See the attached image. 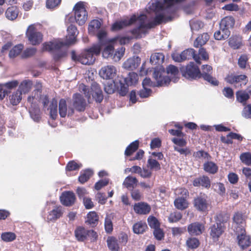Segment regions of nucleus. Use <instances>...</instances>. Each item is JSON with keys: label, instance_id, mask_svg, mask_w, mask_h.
<instances>
[{"label": "nucleus", "instance_id": "f257e3e1", "mask_svg": "<svg viewBox=\"0 0 251 251\" xmlns=\"http://www.w3.org/2000/svg\"><path fill=\"white\" fill-rule=\"evenodd\" d=\"M101 48L99 44L93 45L88 49L82 50L79 54H76L75 51L71 52L73 60L78 62L82 64L91 65L94 64L96 58L95 56L100 54Z\"/></svg>", "mask_w": 251, "mask_h": 251}, {"label": "nucleus", "instance_id": "f03ea898", "mask_svg": "<svg viewBox=\"0 0 251 251\" xmlns=\"http://www.w3.org/2000/svg\"><path fill=\"white\" fill-rule=\"evenodd\" d=\"M142 16V20H139L140 24L138 27H135L129 31V32L132 35L133 37L136 39H140L143 35H145L148 33V29L154 27L156 25L162 24L163 17L161 15H155L153 20L147 24H145L144 21L147 18L146 15H141Z\"/></svg>", "mask_w": 251, "mask_h": 251}, {"label": "nucleus", "instance_id": "7ed1b4c3", "mask_svg": "<svg viewBox=\"0 0 251 251\" xmlns=\"http://www.w3.org/2000/svg\"><path fill=\"white\" fill-rule=\"evenodd\" d=\"M79 91L83 93L89 103L95 101L98 103H100L103 99V95L100 85L96 82L91 84L90 87L81 84L79 86Z\"/></svg>", "mask_w": 251, "mask_h": 251}, {"label": "nucleus", "instance_id": "20e7f679", "mask_svg": "<svg viewBox=\"0 0 251 251\" xmlns=\"http://www.w3.org/2000/svg\"><path fill=\"white\" fill-rule=\"evenodd\" d=\"M162 66L158 69L155 68L153 77L155 79L157 84L153 82L150 78L146 77L142 82V86L144 88H149V87H154L155 86H162L169 84L171 80V78L167 76L162 75V72H164V68Z\"/></svg>", "mask_w": 251, "mask_h": 251}, {"label": "nucleus", "instance_id": "39448f33", "mask_svg": "<svg viewBox=\"0 0 251 251\" xmlns=\"http://www.w3.org/2000/svg\"><path fill=\"white\" fill-rule=\"evenodd\" d=\"M165 7L163 13H156V15H161L163 17L162 23H167L172 21L176 16L177 8L174 5L176 3V0H164Z\"/></svg>", "mask_w": 251, "mask_h": 251}, {"label": "nucleus", "instance_id": "423d86ee", "mask_svg": "<svg viewBox=\"0 0 251 251\" xmlns=\"http://www.w3.org/2000/svg\"><path fill=\"white\" fill-rule=\"evenodd\" d=\"M25 36L29 43L33 46L39 45L43 38V35L37 29L35 24L28 26L25 32Z\"/></svg>", "mask_w": 251, "mask_h": 251}, {"label": "nucleus", "instance_id": "0eeeda50", "mask_svg": "<svg viewBox=\"0 0 251 251\" xmlns=\"http://www.w3.org/2000/svg\"><path fill=\"white\" fill-rule=\"evenodd\" d=\"M180 71L182 76L188 79L194 80L201 78V71L194 62H190L185 67L181 68Z\"/></svg>", "mask_w": 251, "mask_h": 251}, {"label": "nucleus", "instance_id": "6e6552de", "mask_svg": "<svg viewBox=\"0 0 251 251\" xmlns=\"http://www.w3.org/2000/svg\"><path fill=\"white\" fill-rule=\"evenodd\" d=\"M75 236L79 242H84L89 238L91 241L96 240L98 235L96 232L92 229H86L82 226L76 227L75 230Z\"/></svg>", "mask_w": 251, "mask_h": 251}, {"label": "nucleus", "instance_id": "1a4fd4ad", "mask_svg": "<svg viewBox=\"0 0 251 251\" xmlns=\"http://www.w3.org/2000/svg\"><path fill=\"white\" fill-rule=\"evenodd\" d=\"M225 81L235 87L245 85L248 82V76L245 75H237L234 72L229 73L225 78Z\"/></svg>", "mask_w": 251, "mask_h": 251}, {"label": "nucleus", "instance_id": "9d476101", "mask_svg": "<svg viewBox=\"0 0 251 251\" xmlns=\"http://www.w3.org/2000/svg\"><path fill=\"white\" fill-rule=\"evenodd\" d=\"M76 23L79 25H83L87 20V12L82 2L76 3L73 9Z\"/></svg>", "mask_w": 251, "mask_h": 251}, {"label": "nucleus", "instance_id": "9b49d317", "mask_svg": "<svg viewBox=\"0 0 251 251\" xmlns=\"http://www.w3.org/2000/svg\"><path fill=\"white\" fill-rule=\"evenodd\" d=\"M142 16L136 17L135 15L131 16L129 20H123L115 22L111 26V30L118 31L125 27L132 25L137 20H141Z\"/></svg>", "mask_w": 251, "mask_h": 251}, {"label": "nucleus", "instance_id": "f8f14e48", "mask_svg": "<svg viewBox=\"0 0 251 251\" xmlns=\"http://www.w3.org/2000/svg\"><path fill=\"white\" fill-rule=\"evenodd\" d=\"M235 232L237 235L238 244L242 249H245L251 245V239L246 234L245 228H240Z\"/></svg>", "mask_w": 251, "mask_h": 251}, {"label": "nucleus", "instance_id": "ddd939ff", "mask_svg": "<svg viewBox=\"0 0 251 251\" xmlns=\"http://www.w3.org/2000/svg\"><path fill=\"white\" fill-rule=\"evenodd\" d=\"M194 206L199 211L206 212L207 211L208 203L207 196L205 194L201 193L194 199Z\"/></svg>", "mask_w": 251, "mask_h": 251}, {"label": "nucleus", "instance_id": "4468645a", "mask_svg": "<svg viewBox=\"0 0 251 251\" xmlns=\"http://www.w3.org/2000/svg\"><path fill=\"white\" fill-rule=\"evenodd\" d=\"M73 105L78 112H83L86 109L87 102L83 96L79 93H75L73 95Z\"/></svg>", "mask_w": 251, "mask_h": 251}, {"label": "nucleus", "instance_id": "2eb2a0df", "mask_svg": "<svg viewBox=\"0 0 251 251\" xmlns=\"http://www.w3.org/2000/svg\"><path fill=\"white\" fill-rule=\"evenodd\" d=\"M212 70V68L211 66L208 65H203L202 67V72L201 73V78L202 77L204 80L213 86H217L219 82L215 77H213L210 75Z\"/></svg>", "mask_w": 251, "mask_h": 251}, {"label": "nucleus", "instance_id": "dca6fc26", "mask_svg": "<svg viewBox=\"0 0 251 251\" xmlns=\"http://www.w3.org/2000/svg\"><path fill=\"white\" fill-rule=\"evenodd\" d=\"M99 74L104 79H113L116 75L117 69L113 65H107L101 68Z\"/></svg>", "mask_w": 251, "mask_h": 251}, {"label": "nucleus", "instance_id": "f3484780", "mask_svg": "<svg viewBox=\"0 0 251 251\" xmlns=\"http://www.w3.org/2000/svg\"><path fill=\"white\" fill-rule=\"evenodd\" d=\"M60 199L63 205L66 206H70L75 203L76 198L73 192L65 191L62 193Z\"/></svg>", "mask_w": 251, "mask_h": 251}, {"label": "nucleus", "instance_id": "a211bd4d", "mask_svg": "<svg viewBox=\"0 0 251 251\" xmlns=\"http://www.w3.org/2000/svg\"><path fill=\"white\" fill-rule=\"evenodd\" d=\"M225 226L218 224H214L210 228V235L214 242L218 241L225 231Z\"/></svg>", "mask_w": 251, "mask_h": 251}, {"label": "nucleus", "instance_id": "6ab92c4d", "mask_svg": "<svg viewBox=\"0 0 251 251\" xmlns=\"http://www.w3.org/2000/svg\"><path fill=\"white\" fill-rule=\"evenodd\" d=\"M68 34L66 36L65 44L70 46L75 43L76 38L78 33L76 27L71 25L67 28Z\"/></svg>", "mask_w": 251, "mask_h": 251}, {"label": "nucleus", "instance_id": "aec40b11", "mask_svg": "<svg viewBox=\"0 0 251 251\" xmlns=\"http://www.w3.org/2000/svg\"><path fill=\"white\" fill-rule=\"evenodd\" d=\"M228 46L233 50H238L244 46L243 37L240 35H232L228 40Z\"/></svg>", "mask_w": 251, "mask_h": 251}, {"label": "nucleus", "instance_id": "412c9836", "mask_svg": "<svg viewBox=\"0 0 251 251\" xmlns=\"http://www.w3.org/2000/svg\"><path fill=\"white\" fill-rule=\"evenodd\" d=\"M134 212L140 215H146L151 210V206L147 202H140L136 203L133 206Z\"/></svg>", "mask_w": 251, "mask_h": 251}, {"label": "nucleus", "instance_id": "4be33fe9", "mask_svg": "<svg viewBox=\"0 0 251 251\" xmlns=\"http://www.w3.org/2000/svg\"><path fill=\"white\" fill-rule=\"evenodd\" d=\"M193 185L195 187H202L208 189L211 186V181L208 176H202L195 178L193 181Z\"/></svg>", "mask_w": 251, "mask_h": 251}, {"label": "nucleus", "instance_id": "5701e85b", "mask_svg": "<svg viewBox=\"0 0 251 251\" xmlns=\"http://www.w3.org/2000/svg\"><path fill=\"white\" fill-rule=\"evenodd\" d=\"M141 63V58L138 56H133L127 59L123 64V67L128 70L136 69Z\"/></svg>", "mask_w": 251, "mask_h": 251}, {"label": "nucleus", "instance_id": "b1692460", "mask_svg": "<svg viewBox=\"0 0 251 251\" xmlns=\"http://www.w3.org/2000/svg\"><path fill=\"white\" fill-rule=\"evenodd\" d=\"M204 229V225L199 222L191 223L188 226V231L192 235H200Z\"/></svg>", "mask_w": 251, "mask_h": 251}, {"label": "nucleus", "instance_id": "393cba45", "mask_svg": "<svg viewBox=\"0 0 251 251\" xmlns=\"http://www.w3.org/2000/svg\"><path fill=\"white\" fill-rule=\"evenodd\" d=\"M181 55L184 61L187 59H194L198 64L201 63L200 57L193 49H188L184 50L181 52Z\"/></svg>", "mask_w": 251, "mask_h": 251}, {"label": "nucleus", "instance_id": "a878e982", "mask_svg": "<svg viewBox=\"0 0 251 251\" xmlns=\"http://www.w3.org/2000/svg\"><path fill=\"white\" fill-rule=\"evenodd\" d=\"M63 214L62 207L60 205L56 206L50 211L47 216V220L48 222L55 221L61 217Z\"/></svg>", "mask_w": 251, "mask_h": 251}, {"label": "nucleus", "instance_id": "bb28decb", "mask_svg": "<svg viewBox=\"0 0 251 251\" xmlns=\"http://www.w3.org/2000/svg\"><path fill=\"white\" fill-rule=\"evenodd\" d=\"M233 220L236 224L234 228V232H236V230L239 231L238 229L245 228L246 222L242 214L239 212L236 213L233 216Z\"/></svg>", "mask_w": 251, "mask_h": 251}, {"label": "nucleus", "instance_id": "cd10ccee", "mask_svg": "<svg viewBox=\"0 0 251 251\" xmlns=\"http://www.w3.org/2000/svg\"><path fill=\"white\" fill-rule=\"evenodd\" d=\"M99 219V215L95 211H90L87 214V219L85 221V223L92 227H95L98 224Z\"/></svg>", "mask_w": 251, "mask_h": 251}, {"label": "nucleus", "instance_id": "c85d7f7f", "mask_svg": "<svg viewBox=\"0 0 251 251\" xmlns=\"http://www.w3.org/2000/svg\"><path fill=\"white\" fill-rule=\"evenodd\" d=\"M165 56L163 53L155 52L150 57V62L152 65H160L164 61Z\"/></svg>", "mask_w": 251, "mask_h": 251}, {"label": "nucleus", "instance_id": "c756f323", "mask_svg": "<svg viewBox=\"0 0 251 251\" xmlns=\"http://www.w3.org/2000/svg\"><path fill=\"white\" fill-rule=\"evenodd\" d=\"M235 24V20L232 16H226L224 18L221 22L220 26L223 29L229 30L233 27Z\"/></svg>", "mask_w": 251, "mask_h": 251}, {"label": "nucleus", "instance_id": "7c9ffc66", "mask_svg": "<svg viewBox=\"0 0 251 251\" xmlns=\"http://www.w3.org/2000/svg\"><path fill=\"white\" fill-rule=\"evenodd\" d=\"M19 13V8L16 6H12L6 9L5 14L8 19L14 20L17 18Z\"/></svg>", "mask_w": 251, "mask_h": 251}, {"label": "nucleus", "instance_id": "2f4dec72", "mask_svg": "<svg viewBox=\"0 0 251 251\" xmlns=\"http://www.w3.org/2000/svg\"><path fill=\"white\" fill-rule=\"evenodd\" d=\"M107 245L111 251H119L120 246L118 239L114 236H109L107 239Z\"/></svg>", "mask_w": 251, "mask_h": 251}, {"label": "nucleus", "instance_id": "473e14b6", "mask_svg": "<svg viewBox=\"0 0 251 251\" xmlns=\"http://www.w3.org/2000/svg\"><path fill=\"white\" fill-rule=\"evenodd\" d=\"M209 39V36L207 33L201 34L196 39L194 43L195 48H199L205 45Z\"/></svg>", "mask_w": 251, "mask_h": 251}, {"label": "nucleus", "instance_id": "72a5a7b5", "mask_svg": "<svg viewBox=\"0 0 251 251\" xmlns=\"http://www.w3.org/2000/svg\"><path fill=\"white\" fill-rule=\"evenodd\" d=\"M166 72L168 75H170L173 81L175 82L177 80L179 71L177 67L170 65L166 68Z\"/></svg>", "mask_w": 251, "mask_h": 251}, {"label": "nucleus", "instance_id": "f704fd0d", "mask_svg": "<svg viewBox=\"0 0 251 251\" xmlns=\"http://www.w3.org/2000/svg\"><path fill=\"white\" fill-rule=\"evenodd\" d=\"M32 85V81L29 79L24 80L20 83L18 90L22 93L27 94L31 90Z\"/></svg>", "mask_w": 251, "mask_h": 251}, {"label": "nucleus", "instance_id": "c9c22d12", "mask_svg": "<svg viewBox=\"0 0 251 251\" xmlns=\"http://www.w3.org/2000/svg\"><path fill=\"white\" fill-rule=\"evenodd\" d=\"M49 109L50 118L55 120L57 117V100L55 98L51 99Z\"/></svg>", "mask_w": 251, "mask_h": 251}, {"label": "nucleus", "instance_id": "e433bc0d", "mask_svg": "<svg viewBox=\"0 0 251 251\" xmlns=\"http://www.w3.org/2000/svg\"><path fill=\"white\" fill-rule=\"evenodd\" d=\"M22 99V95L19 90H17L9 96V101L13 105H18Z\"/></svg>", "mask_w": 251, "mask_h": 251}, {"label": "nucleus", "instance_id": "4c0bfd02", "mask_svg": "<svg viewBox=\"0 0 251 251\" xmlns=\"http://www.w3.org/2000/svg\"><path fill=\"white\" fill-rule=\"evenodd\" d=\"M139 142L135 140L131 143L126 149L125 155L126 156H130L135 152L138 149Z\"/></svg>", "mask_w": 251, "mask_h": 251}, {"label": "nucleus", "instance_id": "58836bf2", "mask_svg": "<svg viewBox=\"0 0 251 251\" xmlns=\"http://www.w3.org/2000/svg\"><path fill=\"white\" fill-rule=\"evenodd\" d=\"M203 169L206 172L213 175L218 172V167L212 161H207L203 164Z\"/></svg>", "mask_w": 251, "mask_h": 251}, {"label": "nucleus", "instance_id": "ea45409f", "mask_svg": "<svg viewBox=\"0 0 251 251\" xmlns=\"http://www.w3.org/2000/svg\"><path fill=\"white\" fill-rule=\"evenodd\" d=\"M101 23L98 20H93L89 23L88 32L89 34L94 35L100 29Z\"/></svg>", "mask_w": 251, "mask_h": 251}, {"label": "nucleus", "instance_id": "a19ab883", "mask_svg": "<svg viewBox=\"0 0 251 251\" xmlns=\"http://www.w3.org/2000/svg\"><path fill=\"white\" fill-rule=\"evenodd\" d=\"M187 198H179L176 199L174 201L175 207L181 210L186 209L188 207V202L187 201Z\"/></svg>", "mask_w": 251, "mask_h": 251}, {"label": "nucleus", "instance_id": "79ce46f5", "mask_svg": "<svg viewBox=\"0 0 251 251\" xmlns=\"http://www.w3.org/2000/svg\"><path fill=\"white\" fill-rule=\"evenodd\" d=\"M221 30L216 31L214 34V38L217 40H222L227 39L230 34L229 30L221 28Z\"/></svg>", "mask_w": 251, "mask_h": 251}, {"label": "nucleus", "instance_id": "37998d69", "mask_svg": "<svg viewBox=\"0 0 251 251\" xmlns=\"http://www.w3.org/2000/svg\"><path fill=\"white\" fill-rule=\"evenodd\" d=\"M147 228L148 226L146 223L140 221L133 225V231L136 234H142Z\"/></svg>", "mask_w": 251, "mask_h": 251}, {"label": "nucleus", "instance_id": "c03bdc74", "mask_svg": "<svg viewBox=\"0 0 251 251\" xmlns=\"http://www.w3.org/2000/svg\"><path fill=\"white\" fill-rule=\"evenodd\" d=\"M93 175V172L90 169H87L83 172H81L78 177V181L81 184L87 182Z\"/></svg>", "mask_w": 251, "mask_h": 251}, {"label": "nucleus", "instance_id": "a18cd8bd", "mask_svg": "<svg viewBox=\"0 0 251 251\" xmlns=\"http://www.w3.org/2000/svg\"><path fill=\"white\" fill-rule=\"evenodd\" d=\"M138 75L134 72H130L128 74L127 77L124 79V82L127 86L135 84L138 80Z\"/></svg>", "mask_w": 251, "mask_h": 251}, {"label": "nucleus", "instance_id": "49530a36", "mask_svg": "<svg viewBox=\"0 0 251 251\" xmlns=\"http://www.w3.org/2000/svg\"><path fill=\"white\" fill-rule=\"evenodd\" d=\"M138 182V181L136 177L129 176L125 179L123 185L127 189L133 188L137 185Z\"/></svg>", "mask_w": 251, "mask_h": 251}, {"label": "nucleus", "instance_id": "de8ad7c7", "mask_svg": "<svg viewBox=\"0 0 251 251\" xmlns=\"http://www.w3.org/2000/svg\"><path fill=\"white\" fill-rule=\"evenodd\" d=\"M29 113L32 119L36 122H38L41 120V112L38 106L31 107L29 109Z\"/></svg>", "mask_w": 251, "mask_h": 251}, {"label": "nucleus", "instance_id": "09e8293b", "mask_svg": "<svg viewBox=\"0 0 251 251\" xmlns=\"http://www.w3.org/2000/svg\"><path fill=\"white\" fill-rule=\"evenodd\" d=\"M200 245L199 240L195 237H189L186 241V245L190 249H196L199 247Z\"/></svg>", "mask_w": 251, "mask_h": 251}, {"label": "nucleus", "instance_id": "8fccbe9b", "mask_svg": "<svg viewBox=\"0 0 251 251\" xmlns=\"http://www.w3.org/2000/svg\"><path fill=\"white\" fill-rule=\"evenodd\" d=\"M24 49L23 44H18L15 46L9 52V57L10 58H14L20 54Z\"/></svg>", "mask_w": 251, "mask_h": 251}, {"label": "nucleus", "instance_id": "3c124183", "mask_svg": "<svg viewBox=\"0 0 251 251\" xmlns=\"http://www.w3.org/2000/svg\"><path fill=\"white\" fill-rule=\"evenodd\" d=\"M59 113L61 117L64 118L67 114V105L66 100L61 99L59 101Z\"/></svg>", "mask_w": 251, "mask_h": 251}, {"label": "nucleus", "instance_id": "603ef678", "mask_svg": "<svg viewBox=\"0 0 251 251\" xmlns=\"http://www.w3.org/2000/svg\"><path fill=\"white\" fill-rule=\"evenodd\" d=\"M229 219V216L227 213L221 212L217 215L215 218V224L218 225L220 224V225H222V224L226 223Z\"/></svg>", "mask_w": 251, "mask_h": 251}, {"label": "nucleus", "instance_id": "864d4df0", "mask_svg": "<svg viewBox=\"0 0 251 251\" xmlns=\"http://www.w3.org/2000/svg\"><path fill=\"white\" fill-rule=\"evenodd\" d=\"M236 96L237 100L245 105L247 101L249 99V95L242 91H238L236 93Z\"/></svg>", "mask_w": 251, "mask_h": 251}, {"label": "nucleus", "instance_id": "5fc2aeb1", "mask_svg": "<svg viewBox=\"0 0 251 251\" xmlns=\"http://www.w3.org/2000/svg\"><path fill=\"white\" fill-rule=\"evenodd\" d=\"M242 173L245 176L246 181L248 182V187L251 192V168L248 167H243Z\"/></svg>", "mask_w": 251, "mask_h": 251}, {"label": "nucleus", "instance_id": "6e6d98bb", "mask_svg": "<svg viewBox=\"0 0 251 251\" xmlns=\"http://www.w3.org/2000/svg\"><path fill=\"white\" fill-rule=\"evenodd\" d=\"M82 167L81 163H77L75 160L70 161L66 166V172L78 171Z\"/></svg>", "mask_w": 251, "mask_h": 251}, {"label": "nucleus", "instance_id": "4d7b16f0", "mask_svg": "<svg viewBox=\"0 0 251 251\" xmlns=\"http://www.w3.org/2000/svg\"><path fill=\"white\" fill-rule=\"evenodd\" d=\"M16 238V235L12 232H5L2 233L1 239L5 242H10L13 241Z\"/></svg>", "mask_w": 251, "mask_h": 251}, {"label": "nucleus", "instance_id": "13d9d810", "mask_svg": "<svg viewBox=\"0 0 251 251\" xmlns=\"http://www.w3.org/2000/svg\"><path fill=\"white\" fill-rule=\"evenodd\" d=\"M249 57L246 54H241L238 59V65L241 69H245L248 63Z\"/></svg>", "mask_w": 251, "mask_h": 251}, {"label": "nucleus", "instance_id": "bf43d9fd", "mask_svg": "<svg viewBox=\"0 0 251 251\" xmlns=\"http://www.w3.org/2000/svg\"><path fill=\"white\" fill-rule=\"evenodd\" d=\"M240 159L241 162L247 165L251 166V153L250 152H245L241 154Z\"/></svg>", "mask_w": 251, "mask_h": 251}, {"label": "nucleus", "instance_id": "052dcab7", "mask_svg": "<svg viewBox=\"0 0 251 251\" xmlns=\"http://www.w3.org/2000/svg\"><path fill=\"white\" fill-rule=\"evenodd\" d=\"M149 8L155 12L160 11H161V13H163V10L165 9V6L159 1H156L151 3Z\"/></svg>", "mask_w": 251, "mask_h": 251}, {"label": "nucleus", "instance_id": "680f3d73", "mask_svg": "<svg viewBox=\"0 0 251 251\" xmlns=\"http://www.w3.org/2000/svg\"><path fill=\"white\" fill-rule=\"evenodd\" d=\"M114 50V46L112 45H108L103 49L102 54L104 58H108L112 57Z\"/></svg>", "mask_w": 251, "mask_h": 251}, {"label": "nucleus", "instance_id": "e2e57ef3", "mask_svg": "<svg viewBox=\"0 0 251 251\" xmlns=\"http://www.w3.org/2000/svg\"><path fill=\"white\" fill-rule=\"evenodd\" d=\"M147 166L151 170L158 171L160 170L161 167L159 163L155 159L149 158L147 161Z\"/></svg>", "mask_w": 251, "mask_h": 251}, {"label": "nucleus", "instance_id": "0e129e2a", "mask_svg": "<svg viewBox=\"0 0 251 251\" xmlns=\"http://www.w3.org/2000/svg\"><path fill=\"white\" fill-rule=\"evenodd\" d=\"M148 222L149 226L154 229L160 227V223L154 216H149L148 218Z\"/></svg>", "mask_w": 251, "mask_h": 251}, {"label": "nucleus", "instance_id": "69168bd1", "mask_svg": "<svg viewBox=\"0 0 251 251\" xmlns=\"http://www.w3.org/2000/svg\"><path fill=\"white\" fill-rule=\"evenodd\" d=\"M182 215L179 211H174L171 213L169 217V221L171 223H176L182 218Z\"/></svg>", "mask_w": 251, "mask_h": 251}, {"label": "nucleus", "instance_id": "338daca9", "mask_svg": "<svg viewBox=\"0 0 251 251\" xmlns=\"http://www.w3.org/2000/svg\"><path fill=\"white\" fill-rule=\"evenodd\" d=\"M104 227L107 233H110L113 231V224L110 216H107L105 218Z\"/></svg>", "mask_w": 251, "mask_h": 251}, {"label": "nucleus", "instance_id": "774afa93", "mask_svg": "<svg viewBox=\"0 0 251 251\" xmlns=\"http://www.w3.org/2000/svg\"><path fill=\"white\" fill-rule=\"evenodd\" d=\"M36 49L34 48H26L22 53V57L27 58L33 56L36 52Z\"/></svg>", "mask_w": 251, "mask_h": 251}]
</instances>
